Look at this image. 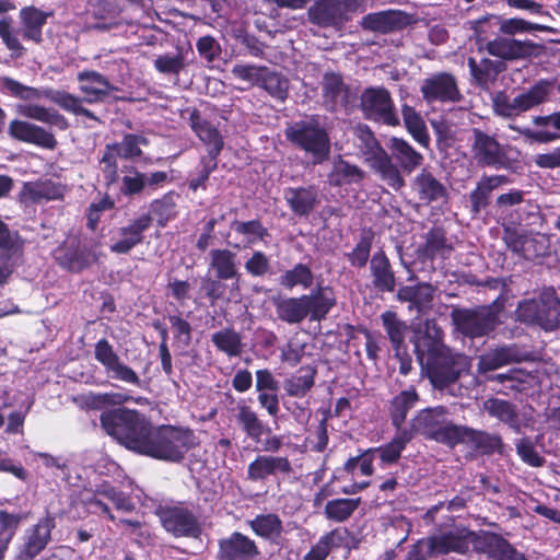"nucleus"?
Instances as JSON below:
<instances>
[{
	"instance_id": "79ce46f5",
	"label": "nucleus",
	"mask_w": 560,
	"mask_h": 560,
	"mask_svg": "<svg viewBox=\"0 0 560 560\" xmlns=\"http://www.w3.org/2000/svg\"><path fill=\"white\" fill-rule=\"evenodd\" d=\"M520 360L516 346H501L482 354L478 361V372L481 374L495 371Z\"/></svg>"
},
{
	"instance_id": "338daca9",
	"label": "nucleus",
	"mask_w": 560,
	"mask_h": 560,
	"mask_svg": "<svg viewBox=\"0 0 560 560\" xmlns=\"http://www.w3.org/2000/svg\"><path fill=\"white\" fill-rule=\"evenodd\" d=\"M113 143L118 147L117 150L120 153V159L126 161H135L143 153L140 147H147L149 144V140L142 135L125 133L122 136L121 142Z\"/></svg>"
},
{
	"instance_id": "6e6d98bb",
	"label": "nucleus",
	"mask_w": 560,
	"mask_h": 560,
	"mask_svg": "<svg viewBox=\"0 0 560 560\" xmlns=\"http://www.w3.org/2000/svg\"><path fill=\"white\" fill-rule=\"evenodd\" d=\"M401 115L408 132L419 144L428 148L430 144V136L421 115L412 106L407 104L401 106Z\"/></svg>"
},
{
	"instance_id": "052dcab7",
	"label": "nucleus",
	"mask_w": 560,
	"mask_h": 560,
	"mask_svg": "<svg viewBox=\"0 0 560 560\" xmlns=\"http://www.w3.org/2000/svg\"><path fill=\"white\" fill-rule=\"evenodd\" d=\"M527 237L528 231L512 224L503 225L502 241L506 249L524 260L526 257Z\"/></svg>"
},
{
	"instance_id": "423d86ee",
	"label": "nucleus",
	"mask_w": 560,
	"mask_h": 560,
	"mask_svg": "<svg viewBox=\"0 0 560 560\" xmlns=\"http://www.w3.org/2000/svg\"><path fill=\"white\" fill-rule=\"evenodd\" d=\"M421 372L434 389L444 390L454 385L470 369V359L448 348L434 352L420 362Z\"/></svg>"
},
{
	"instance_id": "4468645a",
	"label": "nucleus",
	"mask_w": 560,
	"mask_h": 560,
	"mask_svg": "<svg viewBox=\"0 0 560 560\" xmlns=\"http://www.w3.org/2000/svg\"><path fill=\"white\" fill-rule=\"evenodd\" d=\"M472 137L471 154L479 166L495 170L511 167L514 159L509 156L510 145L501 144L494 136L478 128L472 129Z\"/></svg>"
},
{
	"instance_id": "5701e85b",
	"label": "nucleus",
	"mask_w": 560,
	"mask_h": 560,
	"mask_svg": "<svg viewBox=\"0 0 560 560\" xmlns=\"http://www.w3.org/2000/svg\"><path fill=\"white\" fill-rule=\"evenodd\" d=\"M486 50L489 55L500 58V61H512L537 57L544 52V46L530 39L520 40L497 35L491 42L487 43Z\"/></svg>"
},
{
	"instance_id": "13d9d810",
	"label": "nucleus",
	"mask_w": 560,
	"mask_h": 560,
	"mask_svg": "<svg viewBox=\"0 0 560 560\" xmlns=\"http://www.w3.org/2000/svg\"><path fill=\"white\" fill-rule=\"evenodd\" d=\"M261 88L275 100L284 102L289 96L290 82L283 74L265 67L260 78Z\"/></svg>"
},
{
	"instance_id": "1a4fd4ad",
	"label": "nucleus",
	"mask_w": 560,
	"mask_h": 560,
	"mask_svg": "<svg viewBox=\"0 0 560 560\" xmlns=\"http://www.w3.org/2000/svg\"><path fill=\"white\" fill-rule=\"evenodd\" d=\"M287 140L295 148L310 153L314 164H322L330 154V137L318 119L299 120L289 125L284 130Z\"/></svg>"
},
{
	"instance_id": "a19ab883",
	"label": "nucleus",
	"mask_w": 560,
	"mask_h": 560,
	"mask_svg": "<svg viewBox=\"0 0 560 560\" xmlns=\"http://www.w3.org/2000/svg\"><path fill=\"white\" fill-rule=\"evenodd\" d=\"M388 149L392 160H396L402 172L411 174L423 162V155L418 152L410 143L401 138L393 137L389 140Z\"/></svg>"
},
{
	"instance_id": "2eb2a0df",
	"label": "nucleus",
	"mask_w": 560,
	"mask_h": 560,
	"mask_svg": "<svg viewBox=\"0 0 560 560\" xmlns=\"http://www.w3.org/2000/svg\"><path fill=\"white\" fill-rule=\"evenodd\" d=\"M322 105L330 114L349 113L355 107L357 93L339 72L327 71L322 82Z\"/></svg>"
},
{
	"instance_id": "f704fd0d",
	"label": "nucleus",
	"mask_w": 560,
	"mask_h": 560,
	"mask_svg": "<svg viewBox=\"0 0 560 560\" xmlns=\"http://www.w3.org/2000/svg\"><path fill=\"white\" fill-rule=\"evenodd\" d=\"M189 121L194 132L208 147L205 156L218 159L224 145L223 137L218 128L202 118L200 112L197 109L190 113Z\"/></svg>"
},
{
	"instance_id": "3c124183",
	"label": "nucleus",
	"mask_w": 560,
	"mask_h": 560,
	"mask_svg": "<svg viewBox=\"0 0 560 560\" xmlns=\"http://www.w3.org/2000/svg\"><path fill=\"white\" fill-rule=\"evenodd\" d=\"M361 504V498H337L328 500L324 508L326 520L335 523L349 521Z\"/></svg>"
},
{
	"instance_id": "4c0bfd02",
	"label": "nucleus",
	"mask_w": 560,
	"mask_h": 560,
	"mask_svg": "<svg viewBox=\"0 0 560 560\" xmlns=\"http://www.w3.org/2000/svg\"><path fill=\"white\" fill-rule=\"evenodd\" d=\"M418 401L419 394L413 386L401 390L389 400L388 415L390 423L396 431H404L406 429L404 428V423L407 419V415Z\"/></svg>"
},
{
	"instance_id": "20e7f679",
	"label": "nucleus",
	"mask_w": 560,
	"mask_h": 560,
	"mask_svg": "<svg viewBox=\"0 0 560 560\" xmlns=\"http://www.w3.org/2000/svg\"><path fill=\"white\" fill-rule=\"evenodd\" d=\"M272 305L279 320L298 325L306 318L311 322L324 320L336 305V298L331 288L317 287L308 294L300 296H275Z\"/></svg>"
},
{
	"instance_id": "9b49d317",
	"label": "nucleus",
	"mask_w": 560,
	"mask_h": 560,
	"mask_svg": "<svg viewBox=\"0 0 560 560\" xmlns=\"http://www.w3.org/2000/svg\"><path fill=\"white\" fill-rule=\"evenodd\" d=\"M363 10L362 0H316L307 9V19L318 27L339 31L355 12Z\"/></svg>"
},
{
	"instance_id": "72a5a7b5",
	"label": "nucleus",
	"mask_w": 560,
	"mask_h": 560,
	"mask_svg": "<svg viewBox=\"0 0 560 560\" xmlns=\"http://www.w3.org/2000/svg\"><path fill=\"white\" fill-rule=\"evenodd\" d=\"M65 194L66 186L63 184L45 179L24 183L20 196L22 201L39 203L42 200H62Z\"/></svg>"
},
{
	"instance_id": "774afa93",
	"label": "nucleus",
	"mask_w": 560,
	"mask_h": 560,
	"mask_svg": "<svg viewBox=\"0 0 560 560\" xmlns=\"http://www.w3.org/2000/svg\"><path fill=\"white\" fill-rule=\"evenodd\" d=\"M3 88L14 97L23 101H38L46 98V93L49 89L39 90L33 86L24 85L23 83L5 77L3 78Z\"/></svg>"
},
{
	"instance_id": "0e129e2a",
	"label": "nucleus",
	"mask_w": 560,
	"mask_h": 560,
	"mask_svg": "<svg viewBox=\"0 0 560 560\" xmlns=\"http://www.w3.org/2000/svg\"><path fill=\"white\" fill-rule=\"evenodd\" d=\"M114 143H107L100 159L102 174L107 187L116 184L119 179L118 159H120V153Z\"/></svg>"
},
{
	"instance_id": "dca6fc26",
	"label": "nucleus",
	"mask_w": 560,
	"mask_h": 560,
	"mask_svg": "<svg viewBox=\"0 0 560 560\" xmlns=\"http://www.w3.org/2000/svg\"><path fill=\"white\" fill-rule=\"evenodd\" d=\"M57 265L71 273H80L97 264L98 255L80 237L73 236L62 242L55 250Z\"/></svg>"
},
{
	"instance_id": "a18cd8bd",
	"label": "nucleus",
	"mask_w": 560,
	"mask_h": 560,
	"mask_svg": "<svg viewBox=\"0 0 560 560\" xmlns=\"http://www.w3.org/2000/svg\"><path fill=\"white\" fill-rule=\"evenodd\" d=\"M294 374L283 382V388L288 396L303 398L315 385L317 368L315 365H303Z\"/></svg>"
},
{
	"instance_id": "4d7b16f0",
	"label": "nucleus",
	"mask_w": 560,
	"mask_h": 560,
	"mask_svg": "<svg viewBox=\"0 0 560 560\" xmlns=\"http://www.w3.org/2000/svg\"><path fill=\"white\" fill-rule=\"evenodd\" d=\"M474 31L478 50H486L487 43L491 42V36L500 32V16L494 14L485 15L478 20L470 21Z\"/></svg>"
},
{
	"instance_id": "a878e982",
	"label": "nucleus",
	"mask_w": 560,
	"mask_h": 560,
	"mask_svg": "<svg viewBox=\"0 0 560 560\" xmlns=\"http://www.w3.org/2000/svg\"><path fill=\"white\" fill-rule=\"evenodd\" d=\"M293 467L287 456L258 455L247 466L249 481H265L269 477L289 476Z\"/></svg>"
},
{
	"instance_id": "f03ea898",
	"label": "nucleus",
	"mask_w": 560,
	"mask_h": 560,
	"mask_svg": "<svg viewBox=\"0 0 560 560\" xmlns=\"http://www.w3.org/2000/svg\"><path fill=\"white\" fill-rule=\"evenodd\" d=\"M199 443L198 436L189 427L152 424L140 455L178 464L186 458L188 452L199 446Z\"/></svg>"
},
{
	"instance_id": "f257e3e1",
	"label": "nucleus",
	"mask_w": 560,
	"mask_h": 560,
	"mask_svg": "<svg viewBox=\"0 0 560 560\" xmlns=\"http://www.w3.org/2000/svg\"><path fill=\"white\" fill-rule=\"evenodd\" d=\"M429 550L434 557L445 556L452 552L466 555L469 545L478 555H485L490 560H527L524 552L516 549L501 534L491 530L475 532L463 529L445 532L440 535L427 537Z\"/></svg>"
},
{
	"instance_id": "49530a36",
	"label": "nucleus",
	"mask_w": 560,
	"mask_h": 560,
	"mask_svg": "<svg viewBox=\"0 0 560 560\" xmlns=\"http://www.w3.org/2000/svg\"><path fill=\"white\" fill-rule=\"evenodd\" d=\"M51 13H46L35 7H26L21 10V21L23 25L22 36L25 39L33 40L36 44L43 40V26Z\"/></svg>"
},
{
	"instance_id": "2f4dec72",
	"label": "nucleus",
	"mask_w": 560,
	"mask_h": 560,
	"mask_svg": "<svg viewBox=\"0 0 560 560\" xmlns=\"http://www.w3.org/2000/svg\"><path fill=\"white\" fill-rule=\"evenodd\" d=\"M77 80L80 83V92L84 95L83 101L90 104L104 101L116 90L105 75L95 70L78 72Z\"/></svg>"
},
{
	"instance_id": "393cba45",
	"label": "nucleus",
	"mask_w": 560,
	"mask_h": 560,
	"mask_svg": "<svg viewBox=\"0 0 560 560\" xmlns=\"http://www.w3.org/2000/svg\"><path fill=\"white\" fill-rule=\"evenodd\" d=\"M8 135L13 140L34 144L43 149L54 150L58 145V141L52 132L25 120L13 119L9 124Z\"/></svg>"
},
{
	"instance_id": "412c9836",
	"label": "nucleus",
	"mask_w": 560,
	"mask_h": 560,
	"mask_svg": "<svg viewBox=\"0 0 560 560\" xmlns=\"http://www.w3.org/2000/svg\"><path fill=\"white\" fill-rule=\"evenodd\" d=\"M94 358L102 364L110 378L142 387V381L137 372L120 360L113 345L106 338H102L95 343Z\"/></svg>"
},
{
	"instance_id": "aec40b11",
	"label": "nucleus",
	"mask_w": 560,
	"mask_h": 560,
	"mask_svg": "<svg viewBox=\"0 0 560 560\" xmlns=\"http://www.w3.org/2000/svg\"><path fill=\"white\" fill-rule=\"evenodd\" d=\"M420 93L427 104L457 103L463 98L457 79L446 71L436 72L425 78L421 83Z\"/></svg>"
},
{
	"instance_id": "bb28decb",
	"label": "nucleus",
	"mask_w": 560,
	"mask_h": 560,
	"mask_svg": "<svg viewBox=\"0 0 560 560\" xmlns=\"http://www.w3.org/2000/svg\"><path fill=\"white\" fill-rule=\"evenodd\" d=\"M444 332L435 319H425L423 327L415 331L411 340L419 363L434 352L448 348L443 343Z\"/></svg>"
},
{
	"instance_id": "ea45409f",
	"label": "nucleus",
	"mask_w": 560,
	"mask_h": 560,
	"mask_svg": "<svg viewBox=\"0 0 560 560\" xmlns=\"http://www.w3.org/2000/svg\"><path fill=\"white\" fill-rule=\"evenodd\" d=\"M487 413L506 424L513 432L521 433L522 422L517 406L501 398H489L483 402Z\"/></svg>"
},
{
	"instance_id": "09e8293b",
	"label": "nucleus",
	"mask_w": 560,
	"mask_h": 560,
	"mask_svg": "<svg viewBox=\"0 0 560 560\" xmlns=\"http://www.w3.org/2000/svg\"><path fill=\"white\" fill-rule=\"evenodd\" d=\"M454 247L448 243L446 232L441 226L431 228L425 235V243L422 247V256L434 260L436 257L448 258Z\"/></svg>"
},
{
	"instance_id": "f8f14e48",
	"label": "nucleus",
	"mask_w": 560,
	"mask_h": 560,
	"mask_svg": "<svg viewBox=\"0 0 560 560\" xmlns=\"http://www.w3.org/2000/svg\"><path fill=\"white\" fill-rule=\"evenodd\" d=\"M57 526L55 514L47 512L36 523L27 527L16 547L14 560H37L52 541Z\"/></svg>"
},
{
	"instance_id": "39448f33",
	"label": "nucleus",
	"mask_w": 560,
	"mask_h": 560,
	"mask_svg": "<svg viewBox=\"0 0 560 560\" xmlns=\"http://www.w3.org/2000/svg\"><path fill=\"white\" fill-rule=\"evenodd\" d=\"M516 322L551 332L560 328V298L551 285L544 287L532 298H524L514 311Z\"/></svg>"
},
{
	"instance_id": "0eeeda50",
	"label": "nucleus",
	"mask_w": 560,
	"mask_h": 560,
	"mask_svg": "<svg viewBox=\"0 0 560 560\" xmlns=\"http://www.w3.org/2000/svg\"><path fill=\"white\" fill-rule=\"evenodd\" d=\"M504 308V302L498 298L488 305H479L474 308L452 310L450 316L455 329L463 336L475 339L489 336L501 324L500 314Z\"/></svg>"
},
{
	"instance_id": "37998d69",
	"label": "nucleus",
	"mask_w": 560,
	"mask_h": 560,
	"mask_svg": "<svg viewBox=\"0 0 560 560\" xmlns=\"http://www.w3.org/2000/svg\"><path fill=\"white\" fill-rule=\"evenodd\" d=\"M210 268L214 270L215 277L219 280H232L235 279L236 287L241 275L237 270L236 254L230 249H212L210 252Z\"/></svg>"
},
{
	"instance_id": "7ed1b4c3",
	"label": "nucleus",
	"mask_w": 560,
	"mask_h": 560,
	"mask_svg": "<svg viewBox=\"0 0 560 560\" xmlns=\"http://www.w3.org/2000/svg\"><path fill=\"white\" fill-rule=\"evenodd\" d=\"M100 423L107 435L137 454L141 453L152 427V422L143 412L124 405L103 410Z\"/></svg>"
},
{
	"instance_id": "c85d7f7f",
	"label": "nucleus",
	"mask_w": 560,
	"mask_h": 560,
	"mask_svg": "<svg viewBox=\"0 0 560 560\" xmlns=\"http://www.w3.org/2000/svg\"><path fill=\"white\" fill-rule=\"evenodd\" d=\"M370 273L373 288L381 293H392L397 279L388 256L383 248L376 250L370 259Z\"/></svg>"
},
{
	"instance_id": "c756f323",
	"label": "nucleus",
	"mask_w": 560,
	"mask_h": 560,
	"mask_svg": "<svg viewBox=\"0 0 560 560\" xmlns=\"http://www.w3.org/2000/svg\"><path fill=\"white\" fill-rule=\"evenodd\" d=\"M246 525L253 534L273 546H283L284 526L280 516L276 513L257 514L247 520Z\"/></svg>"
},
{
	"instance_id": "de8ad7c7",
	"label": "nucleus",
	"mask_w": 560,
	"mask_h": 560,
	"mask_svg": "<svg viewBox=\"0 0 560 560\" xmlns=\"http://www.w3.org/2000/svg\"><path fill=\"white\" fill-rule=\"evenodd\" d=\"M178 195L174 191H167L160 198L153 199L149 205V212L152 221H156V225L161 229L177 215L176 198Z\"/></svg>"
},
{
	"instance_id": "864d4df0",
	"label": "nucleus",
	"mask_w": 560,
	"mask_h": 560,
	"mask_svg": "<svg viewBox=\"0 0 560 560\" xmlns=\"http://www.w3.org/2000/svg\"><path fill=\"white\" fill-rule=\"evenodd\" d=\"M46 98L60 106L62 109L74 115H81L100 122V118L89 108L82 106V100L71 93L59 90H48Z\"/></svg>"
},
{
	"instance_id": "a211bd4d",
	"label": "nucleus",
	"mask_w": 560,
	"mask_h": 560,
	"mask_svg": "<svg viewBox=\"0 0 560 560\" xmlns=\"http://www.w3.org/2000/svg\"><path fill=\"white\" fill-rule=\"evenodd\" d=\"M464 445L475 456L502 455L504 442L500 434L458 424L451 448Z\"/></svg>"
},
{
	"instance_id": "bf43d9fd",
	"label": "nucleus",
	"mask_w": 560,
	"mask_h": 560,
	"mask_svg": "<svg viewBox=\"0 0 560 560\" xmlns=\"http://www.w3.org/2000/svg\"><path fill=\"white\" fill-rule=\"evenodd\" d=\"M314 280L311 267L299 262L292 269L285 270L279 277V284L287 290H292L295 287L308 289L312 287Z\"/></svg>"
},
{
	"instance_id": "c9c22d12",
	"label": "nucleus",
	"mask_w": 560,
	"mask_h": 560,
	"mask_svg": "<svg viewBox=\"0 0 560 560\" xmlns=\"http://www.w3.org/2000/svg\"><path fill=\"white\" fill-rule=\"evenodd\" d=\"M283 197L298 217H308L318 205V194L314 186L288 187Z\"/></svg>"
},
{
	"instance_id": "680f3d73",
	"label": "nucleus",
	"mask_w": 560,
	"mask_h": 560,
	"mask_svg": "<svg viewBox=\"0 0 560 560\" xmlns=\"http://www.w3.org/2000/svg\"><path fill=\"white\" fill-rule=\"evenodd\" d=\"M381 319L393 349L395 352H399V349H401L405 343V332L407 330V325L400 320L397 314L393 311L384 312L381 315Z\"/></svg>"
},
{
	"instance_id": "e433bc0d",
	"label": "nucleus",
	"mask_w": 560,
	"mask_h": 560,
	"mask_svg": "<svg viewBox=\"0 0 560 560\" xmlns=\"http://www.w3.org/2000/svg\"><path fill=\"white\" fill-rule=\"evenodd\" d=\"M467 66L472 81L482 90L489 89L490 84L494 83L498 75L506 68L503 61L486 57L479 61L474 57H468Z\"/></svg>"
},
{
	"instance_id": "c03bdc74",
	"label": "nucleus",
	"mask_w": 560,
	"mask_h": 560,
	"mask_svg": "<svg viewBox=\"0 0 560 560\" xmlns=\"http://www.w3.org/2000/svg\"><path fill=\"white\" fill-rule=\"evenodd\" d=\"M397 299L401 302H409L410 307L418 312L431 307L434 299V288L427 282H420L415 285H404L397 292Z\"/></svg>"
},
{
	"instance_id": "6e6552de",
	"label": "nucleus",
	"mask_w": 560,
	"mask_h": 560,
	"mask_svg": "<svg viewBox=\"0 0 560 560\" xmlns=\"http://www.w3.org/2000/svg\"><path fill=\"white\" fill-rule=\"evenodd\" d=\"M355 136L362 154L380 178L395 191L404 188L406 180L400 168L392 162L389 153L381 145L371 128L365 124H359L355 128Z\"/></svg>"
},
{
	"instance_id": "603ef678",
	"label": "nucleus",
	"mask_w": 560,
	"mask_h": 560,
	"mask_svg": "<svg viewBox=\"0 0 560 560\" xmlns=\"http://www.w3.org/2000/svg\"><path fill=\"white\" fill-rule=\"evenodd\" d=\"M211 341L215 349L229 358L240 357L243 352L241 332L232 327H226L211 335Z\"/></svg>"
},
{
	"instance_id": "69168bd1",
	"label": "nucleus",
	"mask_w": 560,
	"mask_h": 560,
	"mask_svg": "<svg viewBox=\"0 0 560 560\" xmlns=\"http://www.w3.org/2000/svg\"><path fill=\"white\" fill-rule=\"evenodd\" d=\"M514 445L517 456L525 465L540 468L546 464V458L537 451L535 441L530 436L517 439Z\"/></svg>"
},
{
	"instance_id": "ddd939ff",
	"label": "nucleus",
	"mask_w": 560,
	"mask_h": 560,
	"mask_svg": "<svg viewBox=\"0 0 560 560\" xmlns=\"http://www.w3.org/2000/svg\"><path fill=\"white\" fill-rule=\"evenodd\" d=\"M359 108L368 120L390 127L399 125L394 100L385 86L365 88L360 95Z\"/></svg>"
},
{
	"instance_id": "cd10ccee",
	"label": "nucleus",
	"mask_w": 560,
	"mask_h": 560,
	"mask_svg": "<svg viewBox=\"0 0 560 560\" xmlns=\"http://www.w3.org/2000/svg\"><path fill=\"white\" fill-rule=\"evenodd\" d=\"M364 31L389 34L408 25V14L400 10H384L368 13L360 23Z\"/></svg>"
},
{
	"instance_id": "6ab92c4d",
	"label": "nucleus",
	"mask_w": 560,
	"mask_h": 560,
	"mask_svg": "<svg viewBox=\"0 0 560 560\" xmlns=\"http://www.w3.org/2000/svg\"><path fill=\"white\" fill-rule=\"evenodd\" d=\"M164 529L174 537L199 538L202 526L198 516L183 504L160 506L156 511Z\"/></svg>"
},
{
	"instance_id": "5fc2aeb1",
	"label": "nucleus",
	"mask_w": 560,
	"mask_h": 560,
	"mask_svg": "<svg viewBox=\"0 0 560 560\" xmlns=\"http://www.w3.org/2000/svg\"><path fill=\"white\" fill-rule=\"evenodd\" d=\"M364 172L357 165L339 158L334 162L332 170L328 175L329 183L332 186H343L352 183H359L364 178Z\"/></svg>"
},
{
	"instance_id": "4be33fe9",
	"label": "nucleus",
	"mask_w": 560,
	"mask_h": 560,
	"mask_svg": "<svg viewBox=\"0 0 560 560\" xmlns=\"http://www.w3.org/2000/svg\"><path fill=\"white\" fill-rule=\"evenodd\" d=\"M262 557L257 541L242 532L234 530L218 539L217 560H261Z\"/></svg>"
},
{
	"instance_id": "b1692460",
	"label": "nucleus",
	"mask_w": 560,
	"mask_h": 560,
	"mask_svg": "<svg viewBox=\"0 0 560 560\" xmlns=\"http://www.w3.org/2000/svg\"><path fill=\"white\" fill-rule=\"evenodd\" d=\"M152 218L150 214H140L130 220L128 224L116 230V236L109 245V250L114 254H129L136 246L144 241V233L151 228Z\"/></svg>"
},
{
	"instance_id": "9d476101",
	"label": "nucleus",
	"mask_w": 560,
	"mask_h": 560,
	"mask_svg": "<svg viewBox=\"0 0 560 560\" xmlns=\"http://www.w3.org/2000/svg\"><path fill=\"white\" fill-rule=\"evenodd\" d=\"M447 412L444 406L424 408L412 418L408 430H412L413 435L420 433L428 440L451 447L458 424L447 420Z\"/></svg>"
},
{
	"instance_id": "e2e57ef3",
	"label": "nucleus",
	"mask_w": 560,
	"mask_h": 560,
	"mask_svg": "<svg viewBox=\"0 0 560 560\" xmlns=\"http://www.w3.org/2000/svg\"><path fill=\"white\" fill-rule=\"evenodd\" d=\"M231 230L238 235L246 237L247 244H255L264 241L269 236V231L264 226L260 219H253L248 221L233 220L230 225Z\"/></svg>"
},
{
	"instance_id": "7c9ffc66",
	"label": "nucleus",
	"mask_w": 560,
	"mask_h": 560,
	"mask_svg": "<svg viewBox=\"0 0 560 560\" xmlns=\"http://www.w3.org/2000/svg\"><path fill=\"white\" fill-rule=\"evenodd\" d=\"M509 183L510 179L506 175L481 176L476 187L468 195L472 217L479 215L481 211L490 206L493 190Z\"/></svg>"
},
{
	"instance_id": "473e14b6",
	"label": "nucleus",
	"mask_w": 560,
	"mask_h": 560,
	"mask_svg": "<svg viewBox=\"0 0 560 560\" xmlns=\"http://www.w3.org/2000/svg\"><path fill=\"white\" fill-rule=\"evenodd\" d=\"M412 189L424 205L448 198L446 186L427 167H423L413 178Z\"/></svg>"
},
{
	"instance_id": "8fccbe9b",
	"label": "nucleus",
	"mask_w": 560,
	"mask_h": 560,
	"mask_svg": "<svg viewBox=\"0 0 560 560\" xmlns=\"http://www.w3.org/2000/svg\"><path fill=\"white\" fill-rule=\"evenodd\" d=\"M236 420L246 436L256 443L261 441V436L265 433H271L270 428L247 405H242L237 408Z\"/></svg>"
},
{
	"instance_id": "58836bf2",
	"label": "nucleus",
	"mask_w": 560,
	"mask_h": 560,
	"mask_svg": "<svg viewBox=\"0 0 560 560\" xmlns=\"http://www.w3.org/2000/svg\"><path fill=\"white\" fill-rule=\"evenodd\" d=\"M412 439V430L405 429L404 431H397L388 443L373 447L380 459V466L386 468L397 464Z\"/></svg>"
},
{
	"instance_id": "f3484780",
	"label": "nucleus",
	"mask_w": 560,
	"mask_h": 560,
	"mask_svg": "<svg viewBox=\"0 0 560 560\" xmlns=\"http://www.w3.org/2000/svg\"><path fill=\"white\" fill-rule=\"evenodd\" d=\"M547 95V86L542 83H537L513 100L504 91L497 92L492 97V106L498 116L513 118L544 103Z\"/></svg>"
}]
</instances>
